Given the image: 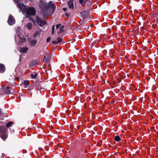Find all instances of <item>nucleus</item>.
<instances>
[{"instance_id": "1", "label": "nucleus", "mask_w": 158, "mask_h": 158, "mask_svg": "<svg viewBox=\"0 0 158 158\" xmlns=\"http://www.w3.org/2000/svg\"><path fill=\"white\" fill-rule=\"evenodd\" d=\"M17 6L23 12L26 13V17L27 18L35 15V10L33 7H29L27 6H24L23 3L18 4Z\"/></svg>"}, {"instance_id": "2", "label": "nucleus", "mask_w": 158, "mask_h": 158, "mask_svg": "<svg viewBox=\"0 0 158 158\" xmlns=\"http://www.w3.org/2000/svg\"><path fill=\"white\" fill-rule=\"evenodd\" d=\"M50 8H52L53 12L55 11L56 6L51 1H50L48 3H45L44 5V9H47Z\"/></svg>"}, {"instance_id": "3", "label": "nucleus", "mask_w": 158, "mask_h": 158, "mask_svg": "<svg viewBox=\"0 0 158 158\" xmlns=\"http://www.w3.org/2000/svg\"><path fill=\"white\" fill-rule=\"evenodd\" d=\"M36 20L37 24L41 27H43L47 23L46 21L45 20H42L38 16H36Z\"/></svg>"}, {"instance_id": "4", "label": "nucleus", "mask_w": 158, "mask_h": 158, "mask_svg": "<svg viewBox=\"0 0 158 158\" xmlns=\"http://www.w3.org/2000/svg\"><path fill=\"white\" fill-rule=\"evenodd\" d=\"M8 22L10 25H12L15 23V19L11 15H10L9 16Z\"/></svg>"}, {"instance_id": "5", "label": "nucleus", "mask_w": 158, "mask_h": 158, "mask_svg": "<svg viewBox=\"0 0 158 158\" xmlns=\"http://www.w3.org/2000/svg\"><path fill=\"white\" fill-rule=\"evenodd\" d=\"M10 86H7L6 89L5 90V93L8 94H13L14 93V90L13 89L10 90Z\"/></svg>"}, {"instance_id": "6", "label": "nucleus", "mask_w": 158, "mask_h": 158, "mask_svg": "<svg viewBox=\"0 0 158 158\" xmlns=\"http://www.w3.org/2000/svg\"><path fill=\"white\" fill-rule=\"evenodd\" d=\"M28 50V48L27 47H20L19 51L21 53H24L27 52Z\"/></svg>"}, {"instance_id": "7", "label": "nucleus", "mask_w": 158, "mask_h": 158, "mask_svg": "<svg viewBox=\"0 0 158 158\" xmlns=\"http://www.w3.org/2000/svg\"><path fill=\"white\" fill-rule=\"evenodd\" d=\"M20 41L22 43H24L26 41V39L23 35L19 34Z\"/></svg>"}, {"instance_id": "8", "label": "nucleus", "mask_w": 158, "mask_h": 158, "mask_svg": "<svg viewBox=\"0 0 158 158\" xmlns=\"http://www.w3.org/2000/svg\"><path fill=\"white\" fill-rule=\"evenodd\" d=\"M28 40H29L28 39ZM30 42V44L31 46H35L37 44V41L35 40H31L30 41L29 40Z\"/></svg>"}, {"instance_id": "9", "label": "nucleus", "mask_w": 158, "mask_h": 158, "mask_svg": "<svg viewBox=\"0 0 158 158\" xmlns=\"http://www.w3.org/2000/svg\"><path fill=\"white\" fill-rule=\"evenodd\" d=\"M5 71V67L4 65L2 64H0V73H2Z\"/></svg>"}, {"instance_id": "10", "label": "nucleus", "mask_w": 158, "mask_h": 158, "mask_svg": "<svg viewBox=\"0 0 158 158\" xmlns=\"http://www.w3.org/2000/svg\"><path fill=\"white\" fill-rule=\"evenodd\" d=\"M0 131L2 133H4L6 131V128L4 126H1L0 127Z\"/></svg>"}, {"instance_id": "11", "label": "nucleus", "mask_w": 158, "mask_h": 158, "mask_svg": "<svg viewBox=\"0 0 158 158\" xmlns=\"http://www.w3.org/2000/svg\"><path fill=\"white\" fill-rule=\"evenodd\" d=\"M0 136L3 140H4L7 137L6 135L4 133H2V135L0 134Z\"/></svg>"}, {"instance_id": "12", "label": "nucleus", "mask_w": 158, "mask_h": 158, "mask_svg": "<svg viewBox=\"0 0 158 158\" xmlns=\"http://www.w3.org/2000/svg\"><path fill=\"white\" fill-rule=\"evenodd\" d=\"M26 27L28 29H31L32 27V24L31 23H28L27 24Z\"/></svg>"}, {"instance_id": "13", "label": "nucleus", "mask_w": 158, "mask_h": 158, "mask_svg": "<svg viewBox=\"0 0 158 158\" xmlns=\"http://www.w3.org/2000/svg\"><path fill=\"white\" fill-rule=\"evenodd\" d=\"M40 31H36L34 34V36L35 37L39 35L40 34Z\"/></svg>"}, {"instance_id": "14", "label": "nucleus", "mask_w": 158, "mask_h": 158, "mask_svg": "<svg viewBox=\"0 0 158 158\" xmlns=\"http://www.w3.org/2000/svg\"><path fill=\"white\" fill-rule=\"evenodd\" d=\"M73 0H70V8L73 9L74 7Z\"/></svg>"}, {"instance_id": "15", "label": "nucleus", "mask_w": 158, "mask_h": 158, "mask_svg": "<svg viewBox=\"0 0 158 158\" xmlns=\"http://www.w3.org/2000/svg\"><path fill=\"white\" fill-rule=\"evenodd\" d=\"M38 74L37 73H35V74H32L31 75V78L32 79H35L37 77Z\"/></svg>"}, {"instance_id": "16", "label": "nucleus", "mask_w": 158, "mask_h": 158, "mask_svg": "<svg viewBox=\"0 0 158 158\" xmlns=\"http://www.w3.org/2000/svg\"><path fill=\"white\" fill-rule=\"evenodd\" d=\"M79 2L82 5H84L86 3V2L84 0H79Z\"/></svg>"}, {"instance_id": "17", "label": "nucleus", "mask_w": 158, "mask_h": 158, "mask_svg": "<svg viewBox=\"0 0 158 158\" xmlns=\"http://www.w3.org/2000/svg\"><path fill=\"white\" fill-rule=\"evenodd\" d=\"M13 124V122H10L8 123H7L6 124V127H9L11 125Z\"/></svg>"}, {"instance_id": "18", "label": "nucleus", "mask_w": 158, "mask_h": 158, "mask_svg": "<svg viewBox=\"0 0 158 158\" xmlns=\"http://www.w3.org/2000/svg\"><path fill=\"white\" fill-rule=\"evenodd\" d=\"M64 27V26H62L60 28V31L58 32V34H60L63 31V28Z\"/></svg>"}, {"instance_id": "19", "label": "nucleus", "mask_w": 158, "mask_h": 158, "mask_svg": "<svg viewBox=\"0 0 158 158\" xmlns=\"http://www.w3.org/2000/svg\"><path fill=\"white\" fill-rule=\"evenodd\" d=\"M115 140L116 141L118 142L119 141L121 140V139L119 136H116L115 137Z\"/></svg>"}, {"instance_id": "20", "label": "nucleus", "mask_w": 158, "mask_h": 158, "mask_svg": "<svg viewBox=\"0 0 158 158\" xmlns=\"http://www.w3.org/2000/svg\"><path fill=\"white\" fill-rule=\"evenodd\" d=\"M29 83V81L28 80L25 81H24V85L25 86H27L28 85Z\"/></svg>"}, {"instance_id": "21", "label": "nucleus", "mask_w": 158, "mask_h": 158, "mask_svg": "<svg viewBox=\"0 0 158 158\" xmlns=\"http://www.w3.org/2000/svg\"><path fill=\"white\" fill-rule=\"evenodd\" d=\"M13 77H13L12 79H10V80H11V81H13V82L12 81V83H15V81H14V80L16 79H18V77H16V78H15V76H14V75L13 74Z\"/></svg>"}, {"instance_id": "22", "label": "nucleus", "mask_w": 158, "mask_h": 158, "mask_svg": "<svg viewBox=\"0 0 158 158\" xmlns=\"http://www.w3.org/2000/svg\"><path fill=\"white\" fill-rule=\"evenodd\" d=\"M57 41L59 43L60 42L62 41V39L60 37H58L57 39Z\"/></svg>"}, {"instance_id": "23", "label": "nucleus", "mask_w": 158, "mask_h": 158, "mask_svg": "<svg viewBox=\"0 0 158 158\" xmlns=\"http://www.w3.org/2000/svg\"><path fill=\"white\" fill-rule=\"evenodd\" d=\"M50 59V57H47L46 58V59H45V63H48Z\"/></svg>"}, {"instance_id": "24", "label": "nucleus", "mask_w": 158, "mask_h": 158, "mask_svg": "<svg viewBox=\"0 0 158 158\" xmlns=\"http://www.w3.org/2000/svg\"><path fill=\"white\" fill-rule=\"evenodd\" d=\"M50 39H51L50 37H48L46 40V42H49L50 41Z\"/></svg>"}, {"instance_id": "25", "label": "nucleus", "mask_w": 158, "mask_h": 158, "mask_svg": "<svg viewBox=\"0 0 158 158\" xmlns=\"http://www.w3.org/2000/svg\"><path fill=\"white\" fill-rule=\"evenodd\" d=\"M52 43L54 44H58V42L57 41L53 40L52 41Z\"/></svg>"}, {"instance_id": "26", "label": "nucleus", "mask_w": 158, "mask_h": 158, "mask_svg": "<svg viewBox=\"0 0 158 158\" xmlns=\"http://www.w3.org/2000/svg\"><path fill=\"white\" fill-rule=\"evenodd\" d=\"M61 26V24H57L56 25V28L57 29H58V28L59 27H60V26Z\"/></svg>"}, {"instance_id": "27", "label": "nucleus", "mask_w": 158, "mask_h": 158, "mask_svg": "<svg viewBox=\"0 0 158 158\" xmlns=\"http://www.w3.org/2000/svg\"><path fill=\"white\" fill-rule=\"evenodd\" d=\"M46 56H44L43 58V61H45V59H46Z\"/></svg>"}, {"instance_id": "28", "label": "nucleus", "mask_w": 158, "mask_h": 158, "mask_svg": "<svg viewBox=\"0 0 158 158\" xmlns=\"http://www.w3.org/2000/svg\"><path fill=\"white\" fill-rule=\"evenodd\" d=\"M64 11H66V10H67V8H63L62 9Z\"/></svg>"}, {"instance_id": "29", "label": "nucleus", "mask_w": 158, "mask_h": 158, "mask_svg": "<svg viewBox=\"0 0 158 158\" xmlns=\"http://www.w3.org/2000/svg\"><path fill=\"white\" fill-rule=\"evenodd\" d=\"M14 0L15 1V2L16 3H17V2H19V0Z\"/></svg>"}, {"instance_id": "30", "label": "nucleus", "mask_w": 158, "mask_h": 158, "mask_svg": "<svg viewBox=\"0 0 158 158\" xmlns=\"http://www.w3.org/2000/svg\"><path fill=\"white\" fill-rule=\"evenodd\" d=\"M52 30H55V26L53 25L52 27Z\"/></svg>"}, {"instance_id": "31", "label": "nucleus", "mask_w": 158, "mask_h": 158, "mask_svg": "<svg viewBox=\"0 0 158 158\" xmlns=\"http://www.w3.org/2000/svg\"><path fill=\"white\" fill-rule=\"evenodd\" d=\"M54 31L55 30H52V34H53L54 32Z\"/></svg>"}, {"instance_id": "32", "label": "nucleus", "mask_w": 158, "mask_h": 158, "mask_svg": "<svg viewBox=\"0 0 158 158\" xmlns=\"http://www.w3.org/2000/svg\"><path fill=\"white\" fill-rule=\"evenodd\" d=\"M32 20V22L34 23V24H35V21L33 20V19H31Z\"/></svg>"}, {"instance_id": "33", "label": "nucleus", "mask_w": 158, "mask_h": 158, "mask_svg": "<svg viewBox=\"0 0 158 158\" xmlns=\"http://www.w3.org/2000/svg\"><path fill=\"white\" fill-rule=\"evenodd\" d=\"M65 15H66V16H68V15H69V14L68 13H66V14H65Z\"/></svg>"}, {"instance_id": "34", "label": "nucleus", "mask_w": 158, "mask_h": 158, "mask_svg": "<svg viewBox=\"0 0 158 158\" xmlns=\"http://www.w3.org/2000/svg\"><path fill=\"white\" fill-rule=\"evenodd\" d=\"M39 149L40 151H41L42 149V148H39Z\"/></svg>"}, {"instance_id": "35", "label": "nucleus", "mask_w": 158, "mask_h": 158, "mask_svg": "<svg viewBox=\"0 0 158 158\" xmlns=\"http://www.w3.org/2000/svg\"><path fill=\"white\" fill-rule=\"evenodd\" d=\"M73 42H74L75 41H74L75 40V39H73Z\"/></svg>"}, {"instance_id": "36", "label": "nucleus", "mask_w": 158, "mask_h": 158, "mask_svg": "<svg viewBox=\"0 0 158 158\" xmlns=\"http://www.w3.org/2000/svg\"><path fill=\"white\" fill-rule=\"evenodd\" d=\"M67 4L68 5H69V1L68 2Z\"/></svg>"}, {"instance_id": "37", "label": "nucleus", "mask_w": 158, "mask_h": 158, "mask_svg": "<svg viewBox=\"0 0 158 158\" xmlns=\"http://www.w3.org/2000/svg\"><path fill=\"white\" fill-rule=\"evenodd\" d=\"M1 113H2V112L1 111V110H0V115L1 114Z\"/></svg>"}, {"instance_id": "38", "label": "nucleus", "mask_w": 158, "mask_h": 158, "mask_svg": "<svg viewBox=\"0 0 158 158\" xmlns=\"http://www.w3.org/2000/svg\"><path fill=\"white\" fill-rule=\"evenodd\" d=\"M34 61L35 62V63H36V61L35 60H34Z\"/></svg>"}, {"instance_id": "39", "label": "nucleus", "mask_w": 158, "mask_h": 158, "mask_svg": "<svg viewBox=\"0 0 158 158\" xmlns=\"http://www.w3.org/2000/svg\"><path fill=\"white\" fill-rule=\"evenodd\" d=\"M40 7H41V8H42V6L41 5L40 6Z\"/></svg>"}, {"instance_id": "40", "label": "nucleus", "mask_w": 158, "mask_h": 158, "mask_svg": "<svg viewBox=\"0 0 158 158\" xmlns=\"http://www.w3.org/2000/svg\"><path fill=\"white\" fill-rule=\"evenodd\" d=\"M11 81H10V82L11 83Z\"/></svg>"}, {"instance_id": "41", "label": "nucleus", "mask_w": 158, "mask_h": 158, "mask_svg": "<svg viewBox=\"0 0 158 158\" xmlns=\"http://www.w3.org/2000/svg\"><path fill=\"white\" fill-rule=\"evenodd\" d=\"M66 158H68V157H67Z\"/></svg>"}]
</instances>
